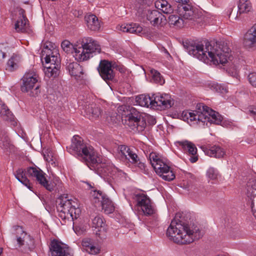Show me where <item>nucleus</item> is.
I'll return each instance as SVG.
<instances>
[{
	"label": "nucleus",
	"instance_id": "45",
	"mask_svg": "<svg viewBox=\"0 0 256 256\" xmlns=\"http://www.w3.org/2000/svg\"><path fill=\"white\" fill-rule=\"evenodd\" d=\"M248 80L250 83L253 86L256 87V72H250L248 75Z\"/></svg>",
	"mask_w": 256,
	"mask_h": 256
},
{
	"label": "nucleus",
	"instance_id": "53",
	"mask_svg": "<svg viewBox=\"0 0 256 256\" xmlns=\"http://www.w3.org/2000/svg\"><path fill=\"white\" fill-rule=\"evenodd\" d=\"M86 184L88 185V187L89 188H92V186H91V184H88V183H86Z\"/></svg>",
	"mask_w": 256,
	"mask_h": 256
},
{
	"label": "nucleus",
	"instance_id": "25",
	"mask_svg": "<svg viewBox=\"0 0 256 256\" xmlns=\"http://www.w3.org/2000/svg\"><path fill=\"white\" fill-rule=\"evenodd\" d=\"M83 248L89 254H95L99 252L100 248L98 244L92 240L86 238L82 240Z\"/></svg>",
	"mask_w": 256,
	"mask_h": 256
},
{
	"label": "nucleus",
	"instance_id": "51",
	"mask_svg": "<svg viewBox=\"0 0 256 256\" xmlns=\"http://www.w3.org/2000/svg\"><path fill=\"white\" fill-rule=\"evenodd\" d=\"M190 160L192 162H195L198 160V157L196 156H195V155H194V156H192L190 158Z\"/></svg>",
	"mask_w": 256,
	"mask_h": 256
},
{
	"label": "nucleus",
	"instance_id": "46",
	"mask_svg": "<svg viewBox=\"0 0 256 256\" xmlns=\"http://www.w3.org/2000/svg\"><path fill=\"white\" fill-rule=\"evenodd\" d=\"M52 181L55 186L58 187V188H61L62 187V181L57 176L53 175Z\"/></svg>",
	"mask_w": 256,
	"mask_h": 256
},
{
	"label": "nucleus",
	"instance_id": "30",
	"mask_svg": "<svg viewBox=\"0 0 256 256\" xmlns=\"http://www.w3.org/2000/svg\"><path fill=\"white\" fill-rule=\"evenodd\" d=\"M67 68L70 74L76 78H79L82 74V67L76 62H70L68 64Z\"/></svg>",
	"mask_w": 256,
	"mask_h": 256
},
{
	"label": "nucleus",
	"instance_id": "49",
	"mask_svg": "<svg viewBox=\"0 0 256 256\" xmlns=\"http://www.w3.org/2000/svg\"><path fill=\"white\" fill-rule=\"evenodd\" d=\"M148 123L150 125H154L156 124V118L152 116H148L146 118Z\"/></svg>",
	"mask_w": 256,
	"mask_h": 256
},
{
	"label": "nucleus",
	"instance_id": "3",
	"mask_svg": "<svg viewBox=\"0 0 256 256\" xmlns=\"http://www.w3.org/2000/svg\"><path fill=\"white\" fill-rule=\"evenodd\" d=\"M166 234L174 242L188 244L200 237V231L194 225L172 222L167 230Z\"/></svg>",
	"mask_w": 256,
	"mask_h": 256
},
{
	"label": "nucleus",
	"instance_id": "18",
	"mask_svg": "<svg viewBox=\"0 0 256 256\" xmlns=\"http://www.w3.org/2000/svg\"><path fill=\"white\" fill-rule=\"evenodd\" d=\"M50 250L52 256H72L70 248L57 240L51 242Z\"/></svg>",
	"mask_w": 256,
	"mask_h": 256
},
{
	"label": "nucleus",
	"instance_id": "44",
	"mask_svg": "<svg viewBox=\"0 0 256 256\" xmlns=\"http://www.w3.org/2000/svg\"><path fill=\"white\" fill-rule=\"evenodd\" d=\"M212 87L216 92L220 94H224L227 92H228L226 88L224 86L221 84H214L212 86Z\"/></svg>",
	"mask_w": 256,
	"mask_h": 256
},
{
	"label": "nucleus",
	"instance_id": "37",
	"mask_svg": "<svg viewBox=\"0 0 256 256\" xmlns=\"http://www.w3.org/2000/svg\"><path fill=\"white\" fill-rule=\"evenodd\" d=\"M248 194L251 200V208L254 214L256 215V190L248 187Z\"/></svg>",
	"mask_w": 256,
	"mask_h": 256
},
{
	"label": "nucleus",
	"instance_id": "54",
	"mask_svg": "<svg viewBox=\"0 0 256 256\" xmlns=\"http://www.w3.org/2000/svg\"><path fill=\"white\" fill-rule=\"evenodd\" d=\"M254 119L256 120V115H255V116H254Z\"/></svg>",
	"mask_w": 256,
	"mask_h": 256
},
{
	"label": "nucleus",
	"instance_id": "40",
	"mask_svg": "<svg viewBox=\"0 0 256 256\" xmlns=\"http://www.w3.org/2000/svg\"><path fill=\"white\" fill-rule=\"evenodd\" d=\"M183 11L182 14L184 19H192L194 14V12L190 6H184L182 7Z\"/></svg>",
	"mask_w": 256,
	"mask_h": 256
},
{
	"label": "nucleus",
	"instance_id": "4",
	"mask_svg": "<svg viewBox=\"0 0 256 256\" xmlns=\"http://www.w3.org/2000/svg\"><path fill=\"white\" fill-rule=\"evenodd\" d=\"M197 110L192 112L184 110L178 115V118L192 125L202 122L204 124L206 122L220 124L222 116L218 112L214 111L209 107L199 104L197 105Z\"/></svg>",
	"mask_w": 256,
	"mask_h": 256
},
{
	"label": "nucleus",
	"instance_id": "23",
	"mask_svg": "<svg viewBox=\"0 0 256 256\" xmlns=\"http://www.w3.org/2000/svg\"><path fill=\"white\" fill-rule=\"evenodd\" d=\"M0 115L4 120L10 122L11 124L14 126H16L17 122L14 120V116L7 106L1 100L0 101Z\"/></svg>",
	"mask_w": 256,
	"mask_h": 256
},
{
	"label": "nucleus",
	"instance_id": "21",
	"mask_svg": "<svg viewBox=\"0 0 256 256\" xmlns=\"http://www.w3.org/2000/svg\"><path fill=\"white\" fill-rule=\"evenodd\" d=\"M128 122V124L132 130L136 129V130L139 132L143 130L146 126V120H144L140 116H130Z\"/></svg>",
	"mask_w": 256,
	"mask_h": 256
},
{
	"label": "nucleus",
	"instance_id": "11",
	"mask_svg": "<svg viewBox=\"0 0 256 256\" xmlns=\"http://www.w3.org/2000/svg\"><path fill=\"white\" fill-rule=\"evenodd\" d=\"M118 149L119 154L122 158L127 160L141 171H145V164L140 160L139 157L136 152L135 150L125 145L119 146Z\"/></svg>",
	"mask_w": 256,
	"mask_h": 256
},
{
	"label": "nucleus",
	"instance_id": "43",
	"mask_svg": "<svg viewBox=\"0 0 256 256\" xmlns=\"http://www.w3.org/2000/svg\"><path fill=\"white\" fill-rule=\"evenodd\" d=\"M8 52V48L6 44L3 43L0 44V63L4 62Z\"/></svg>",
	"mask_w": 256,
	"mask_h": 256
},
{
	"label": "nucleus",
	"instance_id": "32",
	"mask_svg": "<svg viewBox=\"0 0 256 256\" xmlns=\"http://www.w3.org/2000/svg\"><path fill=\"white\" fill-rule=\"evenodd\" d=\"M86 116L90 120H94L99 117L101 114L100 108L95 104L88 106L85 110Z\"/></svg>",
	"mask_w": 256,
	"mask_h": 256
},
{
	"label": "nucleus",
	"instance_id": "33",
	"mask_svg": "<svg viewBox=\"0 0 256 256\" xmlns=\"http://www.w3.org/2000/svg\"><path fill=\"white\" fill-rule=\"evenodd\" d=\"M178 142L184 150L188 152L189 154L194 156L196 154L197 148L194 144L192 142L188 140H183Z\"/></svg>",
	"mask_w": 256,
	"mask_h": 256
},
{
	"label": "nucleus",
	"instance_id": "52",
	"mask_svg": "<svg viewBox=\"0 0 256 256\" xmlns=\"http://www.w3.org/2000/svg\"><path fill=\"white\" fill-rule=\"evenodd\" d=\"M176 2L182 3V4H187L189 0H174Z\"/></svg>",
	"mask_w": 256,
	"mask_h": 256
},
{
	"label": "nucleus",
	"instance_id": "48",
	"mask_svg": "<svg viewBox=\"0 0 256 256\" xmlns=\"http://www.w3.org/2000/svg\"><path fill=\"white\" fill-rule=\"evenodd\" d=\"M247 187H250L252 189L256 190V180L254 178L250 180L247 183Z\"/></svg>",
	"mask_w": 256,
	"mask_h": 256
},
{
	"label": "nucleus",
	"instance_id": "7",
	"mask_svg": "<svg viewBox=\"0 0 256 256\" xmlns=\"http://www.w3.org/2000/svg\"><path fill=\"white\" fill-rule=\"evenodd\" d=\"M58 200L57 210L58 216L62 220L66 222V220L73 221L78 218L80 214V210L76 207V202L64 196H61Z\"/></svg>",
	"mask_w": 256,
	"mask_h": 256
},
{
	"label": "nucleus",
	"instance_id": "41",
	"mask_svg": "<svg viewBox=\"0 0 256 256\" xmlns=\"http://www.w3.org/2000/svg\"><path fill=\"white\" fill-rule=\"evenodd\" d=\"M61 47L63 50L66 53L72 52L73 54V52H74V45H72L68 40H64L62 42Z\"/></svg>",
	"mask_w": 256,
	"mask_h": 256
},
{
	"label": "nucleus",
	"instance_id": "9",
	"mask_svg": "<svg viewBox=\"0 0 256 256\" xmlns=\"http://www.w3.org/2000/svg\"><path fill=\"white\" fill-rule=\"evenodd\" d=\"M21 90L30 96H38L40 92L38 84L40 78L36 71L32 69L27 71L22 78Z\"/></svg>",
	"mask_w": 256,
	"mask_h": 256
},
{
	"label": "nucleus",
	"instance_id": "50",
	"mask_svg": "<svg viewBox=\"0 0 256 256\" xmlns=\"http://www.w3.org/2000/svg\"><path fill=\"white\" fill-rule=\"evenodd\" d=\"M46 152H45V153L44 154V159L48 161V162H50L51 160H52L51 157L52 156L51 154L49 155L48 154L47 156H46Z\"/></svg>",
	"mask_w": 256,
	"mask_h": 256
},
{
	"label": "nucleus",
	"instance_id": "42",
	"mask_svg": "<svg viewBox=\"0 0 256 256\" xmlns=\"http://www.w3.org/2000/svg\"><path fill=\"white\" fill-rule=\"evenodd\" d=\"M218 172L214 168L210 167L207 170L206 176L210 180H216L218 178Z\"/></svg>",
	"mask_w": 256,
	"mask_h": 256
},
{
	"label": "nucleus",
	"instance_id": "16",
	"mask_svg": "<svg viewBox=\"0 0 256 256\" xmlns=\"http://www.w3.org/2000/svg\"><path fill=\"white\" fill-rule=\"evenodd\" d=\"M154 103L153 106L161 107L162 108H168L174 104L173 99L171 96L166 94L157 93L153 94Z\"/></svg>",
	"mask_w": 256,
	"mask_h": 256
},
{
	"label": "nucleus",
	"instance_id": "39",
	"mask_svg": "<svg viewBox=\"0 0 256 256\" xmlns=\"http://www.w3.org/2000/svg\"><path fill=\"white\" fill-rule=\"evenodd\" d=\"M150 73L152 74V81L159 84L160 85L164 83V80L158 71L155 70H152Z\"/></svg>",
	"mask_w": 256,
	"mask_h": 256
},
{
	"label": "nucleus",
	"instance_id": "5",
	"mask_svg": "<svg viewBox=\"0 0 256 256\" xmlns=\"http://www.w3.org/2000/svg\"><path fill=\"white\" fill-rule=\"evenodd\" d=\"M100 46L98 42L90 37H84L74 44L73 56L79 62L87 60L93 53H100Z\"/></svg>",
	"mask_w": 256,
	"mask_h": 256
},
{
	"label": "nucleus",
	"instance_id": "47",
	"mask_svg": "<svg viewBox=\"0 0 256 256\" xmlns=\"http://www.w3.org/2000/svg\"><path fill=\"white\" fill-rule=\"evenodd\" d=\"M220 124L226 128H232L234 126L232 122L229 120H224L222 118V122H220Z\"/></svg>",
	"mask_w": 256,
	"mask_h": 256
},
{
	"label": "nucleus",
	"instance_id": "19",
	"mask_svg": "<svg viewBox=\"0 0 256 256\" xmlns=\"http://www.w3.org/2000/svg\"><path fill=\"white\" fill-rule=\"evenodd\" d=\"M92 227L96 234L100 236L104 235L106 232V222L102 217L100 215L96 216L92 219Z\"/></svg>",
	"mask_w": 256,
	"mask_h": 256
},
{
	"label": "nucleus",
	"instance_id": "20",
	"mask_svg": "<svg viewBox=\"0 0 256 256\" xmlns=\"http://www.w3.org/2000/svg\"><path fill=\"white\" fill-rule=\"evenodd\" d=\"M146 18L154 26H162L166 20V17L158 10L148 11L146 14Z\"/></svg>",
	"mask_w": 256,
	"mask_h": 256
},
{
	"label": "nucleus",
	"instance_id": "26",
	"mask_svg": "<svg viewBox=\"0 0 256 256\" xmlns=\"http://www.w3.org/2000/svg\"><path fill=\"white\" fill-rule=\"evenodd\" d=\"M0 147L7 152H12L14 151V146L6 132L4 130L0 132Z\"/></svg>",
	"mask_w": 256,
	"mask_h": 256
},
{
	"label": "nucleus",
	"instance_id": "8",
	"mask_svg": "<svg viewBox=\"0 0 256 256\" xmlns=\"http://www.w3.org/2000/svg\"><path fill=\"white\" fill-rule=\"evenodd\" d=\"M148 158L156 172L163 180L170 181L175 178V175L166 161L158 154L152 152Z\"/></svg>",
	"mask_w": 256,
	"mask_h": 256
},
{
	"label": "nucleus",
	"instance_id": "24",
	"mask_svg": "<svg viewBox=\"0 0 256 256\" xmlns=\"http://www.w3.org/2000/svg\"><path fill=\"white\" fill-rule=\"evenodd\" d=\"M116 28L122 32L139 34L142 31V28L137 24H124L117 26Z\"/></svg>",
	"mask_w": 256,
	"mask_h": 256
},
{
	"label": "nucleus",
	"instance_id": "22",
	"mask_svg": "<svg viewBox=\"0 0 256 256\" xmlns=\"http://www.w3.org/2000/svg\"><path fill=\"white\" fill-rule=\"evenodd\" d=\"M244 44L246 48H252L256 45V24L252 26L245 34Z\"/></svg>",
	"mask_w": 256,
	"mask_h": 256
},
{
	"label": "nucleus",
	"instance_id": "2",
	"mask_svg": "<svg viewBox=\"0 0 256 256\" xmlns=\"http://www.w3.org/2000/svg\"><path fill=\"white\" fill-rule=\"evenodd\" d=\"M189 54L200 60L214 64H226L230 58V48L224 42L210 43L208 42L205 46L200 43L190 44L186 46Z\"/></svg>",
	"mask_w": 256,
	"mask_h": 256
},
{
	"label": "nucleus",
	"instance_id": "17",
	"mask_svg": "<svg viewBox=\"0 0 256 256\" xmlns=\"http://www.w3.org/2000/svg\"><path fill=\"white\" fill-rule=\"evenodd\" d=\"M16 15L18 18L15 24L14 28L17 32L30 34L31 30L30 28L28 20L24 16V10L20 8H17Z\"/></svg>",
	"mask_w": 256,
	"mask_h": 256
},
{
	"label": "nucleus",
	"instance_id": "12",
	"mask_svg": "<svg viewBox=\"0 0 256 256\" xmlns=\"http://www.w3.org/2000/svg\"><path fill=\"white\" fill-rule=\"evenodd\" d=\"M92 201L96 207L102 208L106 214H111L114 210L112 201L100 191L94 190L92 193Z\"/></svg>",
	"mask_w": 256,
	"mask_h": 256
},
{
	"label": "nucleus",
	"instance_id": "1",
	"mask_svg": "<svg viewBox=\"0 0 256 256\" xmlns=\"http://www.w3.org/2000/svg\"><path fill=\"white\" fill-rule=\"evenodd\" d=\"M68 152L84 160L90 169H94L102 177H113L118 169L109 160L98 156L91 146L84 142L78 136H74L72 144L67 147Z\"/></svg>",
	"mask_w": 256,
	"mask_h": 256
},
{
	"label": "nucleus",
	"instance_id": "34",
	"mask_svg": "<svg viewBox=\"0 0 256 256\" xmlns=\"http://www.w3.org/2000/svg\"><path fill=\"white\" fill-rule=\"evenodd\" d=\"M16 178L28 189L31 190L32 187L30 186V180L25 176L24 170L22 168L18 169L14 173Z\"/></svg>",
	"mask_w": 256,
	"mask_h": 256
},
{
	"label": "nucleus",
	"instance_id": "29",
	"mask_svg": "<svg viewBox=\"0 0 256 256\" xmlns=\"http://www.w3.org/2000/svg\"><path fill=\"white\" fill-rule=\"evenodd\" d=\"M136 102L138 106L148 108H153V95L150 97L148 95L140 94L136 98Z\"/></svg>",
	"mask_w": 256,
	"mask_h": 256
},
{
	"label": "nucleus",
	"instance_id": "36",
	"mask_svg": "<svg viewBox=\"0 0 256 256\" xmlns=\"http://www.w3.org/2000/svg\"><path fill=\"white\" fill-rule=\"evenodd\" d=\"M252 8V4L249 0H240L238 14L248 12L251 10Z\"/></svg>",
	"mask_w": 256,
	"mask_h": 256
},
{
	"label": "nucleus",
	"instance_id": "27",
	"mask_svg": "<svg viewBox=\"0 0 256 256\" xmlns=\"http://www.w3.org/2000/svg\"><path fill=\"white\" fill-rule=\"evenodd\" d=\"M88 28L92 31H98L100 29V23L98 18L94 14H88L84 17Z\"/></svg>",
	"mask_w": 256,
	"mask_h": 256
},
{
	"label": "nucleus",
	"instance_id": "31",
	"mask_svg": "<svg viewBox=\"0 0 256 256\" xmlns=\"http://www.w3.org/2000/svg\"><path fill=\"white\" fill-rule=\"evenodd\" d=\"M21 62V58L19 55L14 54L8 60L6 64V69L12 72L17 69Z\"/></svg>",
	"mask_w": 256,
	"mask_h": 256
},
{
	"label": "nucleus",
	"instance_id": "35",
	"mask_svg": "<svg viewBox=\"0 0 256 256\" xmlns=\"http://www.w3.org/2000/svg\"><path fill=\"white\" fill-rule=\"evenodd\" d=\"M156 7L164 13L170 14L172 12L171 5L166 0H157L155 2Z\"/></svg>",
	"mask_w": 256,
	"mask_h": 256
},
{
	"label": "nucleus",
	"instance_id": "28",
	"mask_svg": "<svg viewBox=\"0 0 256 256\" xmlns=\"http://www.w3.org/2000/svg\"><path fill=\"white\" fill-rule=\"evenodd\" d=\"M204 151L207 156L215 158H222L226 154L224 149L218 146H214L210 148H205Z\"/></svg>",
	"mask_w": 256,
	"mask_h": 256
},
{
	"label": "nucleus",
	"instance_id": "6",
	"mask_svg": "<svg viewBox=\"0 0 256 256\" xmlns=\"http://www.w3.org/2000/svg\"><path fill=\"white\" fill-rule=\"evenodd\" d=\"M42 57L44 56V72L48 78L56 77L58 74L60 60L58 50L56 48H49L46 46L42 51Z\"/></svg>",
	"mask_w": 256,
	"mask_h": 256
},
{
	"label": "nucleus",
	"instance_id": "10",
	"mask_svg": "<svg viewBox=\"0 0 256 256\" xmlns=\"http://www.w3.org/2000/svg\"><path fill=\"white\" fill-rule=\"evenodd\" d=\"M134 198L136 202L137 210L140 214L150 216L155 213L154 206L146 194L144 193L136 194H134Z\"/></svg>",
	"mask_w": 256,
	"mask_h": 256
},
{
	"label": "nucleus",
	"instance_id": "38",
	"mask_svg": "<svg viewBox=\"0 0 256 256\" xmlns=\"http://www.w3.org/2000/svg\"><path fill=\"white\" fill-rule=\"evenodd\" d=\"M168 22L170 25L181 27L184 24V20L177 15L172 14L168 17Z\"/></svg>",
	"mask_w": 256,
	"mask_h": 256
},
{
	"label": "nucleus",
	"instance_id": "15",
	"mask_svg": "<svg viewBox=\"0 0 256 256\" xmlns=\"http://www.w3.org/2000/svg\"><path fill=\"white\" fill-rule=\"evenodd\" d=\"M98 70L102 78L106 82L107 84H108L110 81L114 80L115 74L112 68L111 62L108 60H101Z\"/></svg>",
	"mask_w": 256,
	"mask_h": 256
},
{
	"label": "nucleus",
	"instance_id": "14",
	"mask_svg": "<svg viewBox=\"0 0 256 256\" xmlns=\"http://www.w3.org/2000/svg\"><path fill=\"white\" fill-rule=\"evenodd\" d=\"M27 173L29 176L35 178L38 184L50 192L54 190L53 184L48 182L46 177V174L40 168L30 167L27 170Z\"/></svg>",
	"mask_w": 256,
	"mask_h": 256
},
{
	"label": "nucleus",
	"instance_id": "13",
	"mask_svg": "<svg viewBox=\"0 0 256 256\" xmlns=\"http://www.w3.org/2000/svg\"><path fill=\"white\" fill-rule=\"evenodd\" d=\"M12 231L16 235V241L20 246H24V248L29 250L34 248V240L24 231L22 226H14L12 228Z\"/></svg>",
	"mask_w": 256,
	"mask_h": 256
}]
</instances>
